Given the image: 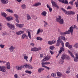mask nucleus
Instances as JSON below:
<instances>
[{
	"label": "nucleus",
	"mask_w": 78,
	"mask_h": 78,
	"mask_svg": "<svg viewBox=\"0 0 78 78\" xmlns=\"http://www.w3.org/2000/svg\"><path fill=\"white\" fill-rule=\"evenodd\" d=\"M61 16H58V18H56V22H58L60 25H62L64 24V19H61Z\"/></svg>",
	"instance_id": "nucleus-1"
},
{
	"label": "nucleus",
	"mask_w": 78,
	"mask_h": 78,
	"mask_svg": "<svg viewBox=\"0 0 78 78\" xmlns=\"http://www.w3.org/2000/svg\"><path fill=\"white\" fill-rule=\"evenodd\" d=\"M77 27L76 26L73 25L69 28V29L68 31H69L70 32V33L71 34V35L72 36L73 35V29H75V28H76Z\"/></svg>",
	"instance_id": "nucleus-2"
},
{
	"label": "nucleus",
	"mask_w": 78,
	"mask_h": 78,
	"mask_svg": "<svg viewBox=\"0 0 78 78\" xmlns=\"http://www.w3.org/2000/svg\"><path fill=\"white\" fill-rule=\"evenodd\" d=\"M66 55L65 54H63L62 55L61 57V59L59 61V63L60 64H63L64 59H66Z\"/></svg>",
	"instance_id": "nucleus-3"
},
{
	"label": "nucleus",
	"mask_w": 78,
	"mask_h": 78,
	"mask_svg": "<svg viewBox=\"0 0 78 78\" xmlns=\"http://www.w3.org/2000/svg\"><path fill=\"white\" fill-rule=\"evenodd\" d=\"M23 67H25L26 69H33V67L30 64H25L24 65Z\"/></svg>",
	"instance_id": "nucleus-4"
},
{
	"label": "nucleus",
	"mask_w": 78,
	"mask_h": 78,
	"mask_svg": "<svg viewBox=\"0 0 78 78\" xmlns=\"http://www.w3.org/2000/svg\"><path fill=\"white\" fill-rule=\"evenodd\" d=\"M68 51L72 57V58H74V60L75 62H77V61H78V60L76 57L74 58V55H73V53H72L70 51L68 50Z\"/></svg>",
	"instance_id": "nucleus-5"
},
{
	"label": "nucleus",
	"mask_w": 78,
	"mask_h": 78,
	"mask_svg": "<svg viewBox=\"0 0 78 78\" xmlns=\"http://www.w3.org/2000/svg\"><path fill=\"white\" fill-rule=\"evenodd\" d=\"M6 67L5 66H0V71L1 72H6Z\"/></svg>",
	"instance_id": "nucleus-6"
},
{
	"label": "nucleus",
	"mask_w": 78,
	"mask_h": 78,
	"mask_svg": "<svg viewBox=\"0 0 78 78\" xmlns=\"http://www.w3.org/2000/svg\"><path fill=\"white\" fill-rule=\"evenodd\" d=\"M7 26L10 28V29L12 30H14L15 29V27H14V25L11 24L9 23H7Z\"/></svg>",
	"instance_id": "nucleus-7"
},
{
	"label": "nucleus",
	"mask_w": 78,
	"mask_h": 78,
	"mask_svg": "<svg viewBox=\"0 0 78 78\" xmlns=\"http://www.w3.org/2000/svg\"><path fill=\"white\" fill-rule=\"evenodd\" d=\"M56 39H54L52 41H48V44L49 45H53V44H55V43H56Z\"/></svg>",
	"instance_id": "nucleus-8"
},
{
	"label": "nucleus",
	"mask_w": 78,
	"mask_h": 78,
	"mask_svg": "<svg viewBox=\"0 0 78 78\" xmlns=\"http://www.w3.org/2000/svg\"><path fill=\"white\" fill-rule=\"evenodd\" d=\"M51 2L53 6H55V7H56V8H59V6L56 5V3L55 1L53 0H51Z\"/></svg>",
	"instance_id": "nucleus-9"
},
{
	"label": "nucleus",
	"mask_w": 78,
	"mask_h": 78,
	"mask_svg": "<svg viewBox=\"0 0 78 78\" xmlns=\"http://www.w3.org/2000/svg\"><path fill=\"white\" fill-rule=\"evenodd\" d=\"M51 57L50 56H48L45 57L42 60V62H45V61H46L47 60H48V59H50Z\"/></svg>",
	"instance_id": "nucleus-10"
},
{
	"label": "nucleus",
	"mask_w": 78,
	"mask_h": 78,
	"mask_svg": "<svg viewBox=\"0 0 78 78\" xmlns=\"http://www.w3.org/2000/svg\"><path fill=\"white\" fill-rule=\"evenodd\" d=\"M41 64H42V67H45L44 66H46L44 65H48L50 64V62H42Z\"/></svg>",
	"instance_id": "nucleus-11"
},
{
	"label": "nucleus",
	"mask_w": 78,
	"mask_h": 78,
	"mask_svg": "<svg viewBox=\"0 0 78 78\" xmlns=\"http://www.w3.org/2000/svg\"><path fill=\"white\" fill-rule=\"evenodd\" d=\"M60 34L61 36H64L65 34H70V32L68 30L67 31L65 32H60Z\"/></svg>",
	"instance_id": "nucleus-12"
},
{
	"label": "nucleus",
	"mask_w": 78,
	"mask_h": 78,
	"mask_svg": "<svg viewBox=\"0 0 78 78\" xmlns=\"http://www.w3.org/2000/svg\"><path fill=\"white\" fill-rule=\"evenodd\" d=\"M9 1L8 0H1V2L2 4L6 5L8 3Z\"/></svg>",
	"instance_id": "nucleus-13"
},
{
	"label": "nucleus",
	"mask_w": 78,
	"mask_h": 78,
	"mask_svg": "<svg viewBox=\"0 0 78 78\" xmlns=\"http://www.w3.org/2000/svg\"><path fill=\"white\" fill-rule=\"evenodd\" d=\"M15 49H16V48L14 47V46L12 45L9 48V50L10 52H12Z\"/></svg>",
	"instance_id": "nucleus-14"
},
{
	"label": "nucleus",
	"mask_w": 78,
	"mask_h": 78,
	"mask_svg": "<svg viewBox=\"0 0 78 78\" xmlns=\"http://www.w3.org/2000/svg\"><path fill=\"white\" fill-rule=\"evenodd\" d=\"M5 67L8 70L10 69L11 67H10V63H9V62H7L5 64Z\"/></svg>",
	"instance_id": "nucleus-15"
},
{
	"label": "nucleus",
	"mask_w": 78,
	"mask_h": 78,
	"mask_svg": "<svg viewBox=\"0 0 78 78\" xmlns=\"http://www.w3.org/2000/svg\"><path fill=\"white\" fill-rule=\"evenodd\" d=\"M23 66H17L16 67V70H21L23 68H24L23 67Z\"/></svg>",
	"instance_id": "nucleus-16"
},
{
	"label": "nucleus",
	"mask_w": 78,
	"mask_h": 78,
	"mask_svg": "<svg viewBox=\"0 0 78 78\" xmlns=\"http://www.w3.org/2000/svg\"><path fill=\"white\" fill-rule=\"evenodd\" d=\"M58 39L60 40L61 42L62 41L61 39H62V40H65L66 39V37L64 36H60L58 37Z\"/></svg>",
	"instance_id": "nucleus-17"
},
{
	"label": "nucleus",
	"mask_w": 78,
	"mask_h": 78,
	"mask_svg": "<svg viewBox=\"0 0 78 78\" xmlns=\"http://www.w3.org/2000/svg\"><path fill=\"white\" fill-rule=\"evenodd\" d=\"M5 19L8 21H10V20H13V18L11 16L6 17Z\"/></svg>",
	"instance_id": "nucleus-18"
},
{
	"label": "nucleus",
	"mask_w": 78,
	"mask_h": 78,
	"mask_svg": "<svg viewBox=\"0 0 78 78\" xmlns=\"http://www.w3.org/2000/svg\"><path fill=\"white\" fill-rule=\"evenodd\" d=\"M61 9L64 12L66 13V14H67V15H70V11L67 12L63 8H61Z\"/></svg>",
	"instance_id": "nucleus-19"
},
{
	"label": "nucleus",
	"mask_w": 78,
	"mask_h": 78,
	"mask_svg": "<svg viewBox=\"0 0 78 78\" xmlns=\"http://www.w3.org/2000/svg\"><path fill=\"white\" fill-rule=\"evenodd\" d=\"M43 32V30L41 29V28H39L38 29L37 32V34H40L41 33H42Z\"/></svg>",
	"instance_id": "nucleus-20"
},
{
	"label": "nucleus",
	"mask_w": 78,
	"mask_h": 78,
	"mask_svg": "<svg viewBox=\"0 0 78 78\" xmlns=\"http://www.w3.org/2000/svg\"><path fill=\"white\" fill-rule=\"evenodd\" d=\"M47 12L45 11H43L41 13V15L42 16L45 17L47 16Z\"/></svg>",
	"instance_id": "nucleus-21"
},
{
	"label": "nucleus",
	"mask_w": 78,
	"mask_h": 78,
	"mask_svg": "<svg viewBox=\"0 0 78 78\" xmlns=\"http://www.w3.org/2000/svg\"><path fill=\"white\" fill-rule=\"evenodd\" d=\"M44 70V69L43 68H40L38 69V72L39 73H41L42 72H43Z\"/></svg>",
	"instance_id": "nucleus-22"
},
{
	"label": "nucleus",
	"mask_w": 78,
	"mask_h": 78,
	"mask_svg": "<svg viewBox=\"0 0 78 78\" xmlns=\"http://www.w3.org/2000/svg\"><path fill=\"white\" fill-rule=\"evenodd\" d=\"M41 5V2L35 3L33 5V6H40Z\"/></svg>",
	"instance_id": "nucleus-23"
},
{
	"label": "nucleus",
	"mask_w": 78,
	"mask_h": 78,
	"mask_svg": "<svg viewBox=\"0 0 78 78\" xmlns=\"http://www.w3.org/2000/svg\"><path fill=\"white\" fill-rule=\"evenodd\" d=\"M16 25L17 27H18L19 28H22L23 27V24H18V23H16Z\"/></svg>",
	"instance_id": "nucleus-24"
},
{
	"label": "nucleus",
	"mask_w": 78,
	"mask_h": 78,
	"mask_svg": "<svg viewBox=\"0 0 78 78\" xmlns=\"http://www.w3.org/2000/svg\"><path fill=\"white\" fill-rule=\"evenodd\" d=\"M61 42V41H60L58 39V40L57 41V43L56 44V46L57 47H58V46H59V45H60Z\"/></svg>",
	"instance_id": "nucleus-25"
},
{
	"label": "nucleus",
	"mask_w": 78,
	"mask_h": 78,
	"mask_svg": "<svg viewBox=\"0 0 78 78\" xmlns=\"http://www.w3.org/2000/svg\"><path fill=\"white\" fill-rule=\"evenodd\" d=\"M25 37H26V39H28V36H27L26 34H24L22 36V39H24Z\"/></svg>",
	"instance_id": "nucleus-26"
},
{
	"label": "nucleus",
	"mask_w": 78,
	"mask_h": 78,
	"mask_svg": "<svg viewBox=\"0 0 78 78\" xmlns=\"http://www.w3.org/2000/svg\"><path fill=\"white\" fill-rule=\"evenodd\" d=\"M60 51H58V53H59V54H61L62 52V51H64L65 50L64 48V47H62L60 48Z\"/></svg>",
	"instance_id": "nucleus-27"
},
{
	"label": "nucleus",
	"mask_w": 78,
	"mask_h": 78,
	"mask_svg": "<svg viewBox=\"0 0 78 78\" xmlns=\"http://www.w3.org/2000/svg\"><path fill=\"white\" fill-rule=\"evenodd\" d=\"M24 33V31L20 30L18 32H17L16 33V34L17 35H20L21 34H23Z\"/></svg>",
	"instance_id": "nucleus-28"
},
{
	"label": "nucleus",
	"mask_w": 78,
	"mask_h": 78,
	"mask_svg": "<svg viewBox=\"0 0 78 78\" xmlns=\"http://www.w3.org/2000/svg\"><path fill=\"white\" fill-rule=\"evenodd\" d=\"M1 16H2L3 17H6V16H7V14H6V13L5 12H1Z\"/></svg>",
	"instance_id": "nucleus-29"
},
{
	"label": "nucleus",
	"mask_w": 78,
	"mask_h": 78,
	"mask_svg": "<svg viewBox=\"0 0 78 78\" xmlns=\"http://www.w3.org/2000/svg\"><path fill=\"white\" fill-rule=\"evenodd\" d=\"M27 16V20H30L31 19V16H30V15L28 14H26Z\"/></svg>",
	"instance_id": "nucleus-30"
},
{
	"label": "nucleus",
	"mask_w": 78,
	"mask_h": 78,
	"mask_svg": "<svg viewBox=\"0 0 78 78\" xmlns=\"http://www.w3.org/2000/svg\"><path fill=\"white\" fill-rule=\"evenodd\" d=\"M6 11H7V12H10V13H13V11L12 9H6Z\"/></svg>",
	"instance_id": "nucleus-31"
},
{
	"label": "nucleus",
	"mask_w": 78,
	"mask_h": 78,
	"mask_svg": "<svg viewBox=\"0 0 78 78\" xmlns=\"http://www.w3.org/2000/svg\"><path fill=\"white\" fill-rule=\"evenodd\" d=\"M57 75L58 76H59L60 77L61 76H62V73H60V72H58L57 73Z\"/></svg>",
	"instance_id": "nucleus-32"
},
{
	"label": "nucleus",
	"mask_w": 78,
	"mask_h": 78,
	"mask_svg": "<svg viewBox=\"0 0 78 78\" xmlns=\"http://www.w3.org/2000/svg\"><path fill=\"white\" fill-rule=\"evenodd\" d=\"M63 3H64L65 4H68V1L67 0H63L62 1V2Z\"/></svg>",
	"instance_id": "nucleus-33"
},
{
	"label": "nucleus",
	"mask_w": 78,
	"mask_h": 78,
	"mask_svg": "<svg viewBox=\"0 0 78 78\" xmlns=\"http://www.w3.org/2000/svg\"><path fill=\"white\" fill-rule=\"evenodd\" d=\"M36 39L38 41H41L43 40V39L40 37H37L36 38Z\"/></svg>",
	"instance_id": "nucleus-34"
},
{
	"label": "nucleus",
	"mask_w": 78,
	"mask_h": 78,
	"mask_svg": "<svg viewBox=\"0 0 78 78\" xmlns=\"http://www.w3.org/2000/svg\"><path fill=\"white\" fill-rule=\"evenodd\" d=\"M24 59H25L26 61L28 62V57L27 55H25L24 57Z\"/></svg>",
	"instance_id": "nucleus-35"
},
{
	"label": "nucleus",
	"mask_w": 78,
	"mask_h": 78,
	"mask_svg": "<svg viewBox=\"0 0 78 78\" xmlns=\"http://www.w3.org/2000/svg\"><path fill=\"white\" fill-rule=\"evenodd\" d=\"M31 51H36V48H33L31 49Z\"/></svg>",
	"instance_id": "nucleus-36"
},
{
	"label": "nucleus",
	"mask_w": 78,
	"mask_h": 78,
	"mask_svg": "<svg viewBox=\"0 0 78 78\" xmlns=\"http://www.w3.org/2000/svg\"><path fill=\"white\" fill-rule=\"evenodd\" d=\"M27 33L30 39H31V33H30V32H29V31L27 32Z\"/></svg>",
	"instance_id": "nucleus-37"
},
{
	"label": "nucleus",
	"mask_w": 78,
	"mask_h": 78,
	"mask_svg": "<svg viewBox=\"0 0 78 78\" xmlns=\"http://www.w3.org/2000/svg\"><path fill=\"white\" fill-rule=\"evenodd\" d=\"M14 16L16 18V19H20V18L19 17V15L17 14H15L14 15Z\"/></svg>",
	"instance_id": "nucleus-38"
},
{
	"label": "nucleus",
	"mask_w": 78,
	"mask_h": 78,
	"mask_svg": "<svg viewBox=\"0 0 78 78\" xmlns=\"http://www.w3.org/2000/svg\"><path fill=\"white\" fill-rule=\"evenodd\" d=\"M21 7L23 9H25L26 8H27L26 5L25 4H23L22 5H21Z\"/></svg>",
	"instance_id": "nucleus-39"
},
{
	"label": "nucleus",
	"mask_w": 78,
	"mask_h": 78,
	"mask_svg": "<svg viewBox=\"0 0 78 78\" xmlns=\"http://www.w3.org/2000/svg\"><path fill=\"white\" fill-rule=\"evenodd\" d=\"M25 73H28L29 74H31V71H29V70H26L25 71Z\"/></svg>",
	"instance_id": "nucleus-40"
},
{
	"label": "nucleus",
	"mask_w": 78,
	"mask_h": 78,
	"mask_svg": "<svg viewBox=\"0 0 78 78\" xmlns=\"http://www.w3.org/2000/svg\"><path fill=\"white\" fill-rule=\"evenodd\" d=\"M43 22L44 23V27H45L46 26V25H48V23L47 22H46L45 21H43Z\"/></svg>",
	"instance_id": "nucleus-41"
},
{
	"label": "nucleus",
	"mask_w": 78,
	"mask_h": 78,
	"mask_svg": "<svg viewBox=\"0 0 78 78\" xmlns=\"http://www.w3.org/2000/svg\"><path fill=\"white\" fill-rule=\"evenodd\" d=\"M42 49V48H36V51H39V50H41Z\"/></svg>",
	"instance_id": "nucleus-42"
},
{
	"label": "nucleus",
	"mask_w": 78,
	"mask_h": 78,
	"mask_svg": "<svg viewBox=\"0 0 78 78\" xmlns=\"http://www.w3.org/2000/svg\"><path fill=\"white\" fill-rule=\"evenodd\" d=\"M69 13H70V15H71V14H75V12H73V11H69Z\"/></svg>",
	"instance_id": "nucleus-43"
},
{
	"label": "nucleus",
	"mask_w": 78,
	"mask_h": 78,
	"mask_svg": "<svg viewBox=\"0 0 78 78\" xmlns=\"http://www.w3.org/2000/svg\"><path fill=\"white\" fill-rule=\"evenodd\" d=\"M74 47L76 48H78V43H76L75 44Z\"/></svg>",
	"instance_id": "nucleus-44"
},
{
	"label": "nucleus",
	"mask_w": 78,
	"mask_h": 78,
	"mask_svg": "<svg viewBox=\"0 0 78 78\" xmlns=\"http://www.w3.org/2000/svg\"><path fill=\"white\" fill-rule=\"evenodd\" d=\"M55 47H54V46H51L49 47V48L50 49V50H52L54 49V48Z\"/></svg>",
	"instance_id": "nucleus-45"
},
{
	"label": "nucleus",
	"mask_w": 78,
	"mask_h": 78,
	"mask_svg": "<svg viewBox=\"0 0 78 78\" xmlns=\"http://www.w3.org/2000/svg\"><path fill=\"white\" fill-rule=\"evenodd\" d=\"M51 76H53V77H55L56 76V73H52L51 74Z\"/></svg>",
	"instance_id": "nucleus-46"
},
{
	"label": "nucleus",
	"mask_w": 78,
	"mask_h": 78,
	"mask_svg": "<svg viewBox=\"0 0 78 78\" xmlns=\"http://www.w3.org/2000/svg\"><path fill=\"white\" fill-rule=\"evenodd\" d=\"M70 57H69V56L67 55H66V59H68V60L70 59Z\"/></svg>",
	"instance_id": "nucleus-47"
},
{
	"label": "nucleus",
	"mask_w": 78,
	"mask_h": 78,
	"mask_svg": "<svg viewBox=\"0 0 78 78\" xmlns=\"http://www.w3.org/2000/svg\"><path fill=\"white\" fill-rule=\"evenodd\" d=\"M69 42H67L66 43L65 45L66 47H69Z\"/></svg>",
	"instance_id": "nucleus-48"
},
{
	"label": "nucleus",
	"mask_w": 78,
	"mask_h": 78,
	"mask_svg": "<svg viewBox=\"0 0 78 78\" xmlns=\"http://www.w3.org/2000/svg\"><path fill=\"white\" fill-rule=\"evenodd\" d=\"M2 62L3 63H6V62L5 61L3 60H0V63H2Z\"/></svg>",
	"instance_id": "nucleus-49"
},
{
	"label": "nucleus",
	"mask_w": 78,
	"mask_h": 78,
	"mask_svg": "<svg viewBox=\"0 0 78 78\" xmlns=\"http://www.w3.org/2000/svg\"><path fill=\"white\" fill-rule=\"evenodd\" d=\"M2 36H5L6 34V32H4L2 33Z\"/></svg>",
	"instance_id": "nucleus-50"
},
{
	"label": "nucleus",
	"mask_w": 78,
	"mask_h": 78,
	"mask_svg": "<svg viewBox=\"0 0 78 78\" xmlns=\"http://www.w3.org/2000/svg\"><path fill=\"white\" fill-rule=\"evenodd\" d=\"M69 3L70 5H73V1H72L69 2Z\"/></svg>",
	"instance_id": "nucleus-51"
},
{
	"label": "nucleus",
	"mask_w": 78,
	"mask_h": 78,
	"mask_svg": "<svg viewBox=\"0 0 78 78\" xmlns=\"http://www.w3.org/2000/svg\"><path fill=\"white\" fill-rule=\"evenodd\" d=\"M0 47L1 48H3L5 47V45H3L2 44H1L0 45Z\"/></svg>",
	"instance_id": "nucleus-52"
},
{
	"label": "nucleus",
	"mask_w": 78,
	"mask_h": 78,
	"mask_svg": "<svg viewBox=\"0 0 78 78\" xmlns=\"http://www.w3.org/2000/svg\"><path fill=\"white\" fill-rule=\"evenodd\" d=\"M14 76L15 78H19V76L17 75V74H16L14 75Z\"/></svg>",
	"instance_id": "nucleus-53"
},
{
	"label": "nucleus",
	"mask_w": 78,
	"mask_h": 78,
	"mask_svg": "<svg viewBox=\"0 0 78 78\" xmlns=\"http://www.w3.org/2000/svg\"><path fill=\"white\" fill-rule=\"evenodd\" d=\"M67 9H72V7L70 6H68L67 8Z\"/></svg>",
	"instance_id": "nucleus-54"
},
{
	"label": "nucleus",
	"mask_w": 78,
	"mask_h": 78,
	"mask_svg": "<svg viewBox=\"0 0 78 78\" xmlns=\"http://www.w3.org/2000/svg\"><path fill=\"white\" fill-rule=\"evenodd\" d=\"M72 47H73V46H72V45H69L68 46L69 48L70 49V48H72Z\"/></svg>",
	"instance_id": "nucleus-55"
},
{
	"label": "nucleus",
	"mask_w": 78,
	"mask_h": 78,
	"mask_svg": "<svg viewBox=\"0 0 78 78\" xmlns=\"http://www.w3.org/2000/svg\"><path fill=\"white\" fill-rule=\"evenodd\" d=\"M20 18H16V20L17 23H19V20Z\"/></svg>",
	"instance_id": "nucleus-56"
},
{
	"label": "nucleus",
	"mask_w": 78,
	"mask_h": 78,
	"mask_svg": "<svg viewBox=\"0 0 78 78\" xmlns=\"http://www.w3.org/2000/svg\"><path fill=\"white\" fill-rule=\"evenodd\" d=\"M44 68H46L48 70H50V67H47L46 66H44Z\"/></svg>",
	"instance_id": "nucleus-57"
},
{
	"label": "nucleus",
	"mask_w": 78,
	"mask_h": 78,
	"mask_svg": "<svg viewBox=\"0 0 78 78\" xmlns=\"http://www.w3.org/2000/svg\"><path fill=\"white\" fill-rule=\"evenodd\" d=\"M70 70H67L66 71V73H70Z\"/></svg>",
	"instance_id": "nucleus-58"
},
{
	"label": "nucleus",
	"mask_w": 78,
	"mask_h": 78,
	"mask_svg": "<svg viewBox=\"0 0 78 78\" xmlns=\"http://www.w3.org/2000/svg\"><path fill=\"white\" fill-rule=\"evenodd\" d=\"M49 12H51L52 11V9L51 8H50L49 9Z\"/></svg>",
	"instance_id": "nucleus-59"
},
{
	"label": "nucleus",
	"mask_w": 78,
	"mask_h": 78,
	"mask_svg": "<svg viewBox=\"0 0 78 78\" xmlns=\"http://www.w3.org/2000/svg\"><path fill=\"white\" fill-rule=\"evenodd\" d=\"M43 56H44V54H40V58H42L43 57Z\"/></svg>",
	"instance_id": "nucleus-60"
},
{
	"label": "nucleus",
	"mask_w": 78,
	"mask_h": 78,
	"mask_svg": "<svg viewBox=\"0 0 78 78\" xmlns=\"http://www.w3.org/2000/svg\"><path fill=\"white\" fill-rule=\"evenodd\" d=\"M49 52H50V53H51V55H53V54H54V53H53V51H51V50H50L49 51Z\"/></svg>",
	"instance_id": "nucleus-61"
},
{
	"label": "nucleus",
	"mask_w": 78,
	"mask_h": 78,
	"mask_svg": "<svg viewBox=\"0 0 78 78\" xmlns=\"http://www.w3.org/2000/svg\"><path fill=\"white\" fill-rule=\"evenodd\" d=\"M32 59H33V57H32L30 60H29V61L30 62H31V61H32Z\"/></svg>",
	"instance_id": "nucleus-62"
},
{
	"label": "nucleus",
	"mask_w": 78,
	"mask_h": 78,
	"mask_svg": "<svg viewBox=\"0 0 78 78\" xmlns=\"http://www.w3.org/2000/svg\"><path fill=\"white\" fill-rule=\"evenodd\" d=\"M30 45H32V46H34V44L33 43H31Z\"/></svg>",
	"instance_id": "nucleus-63"
},
{
	"label": "nucleus",
	"mask_w": 78,
	"mask_h": 78,
	"mask_svg": "<svg viewBox=\"0 0 78 78\" xmlns=\"http://www.w3.org/2000/svg\"><path fill=\"white\" fill-rule=\"evenodd\" d=\"M75 55L76 56V57H78V53H76L75 54Z\"/></svg>",
	"instance_id": "nucleus-64"
}]
</instances>
